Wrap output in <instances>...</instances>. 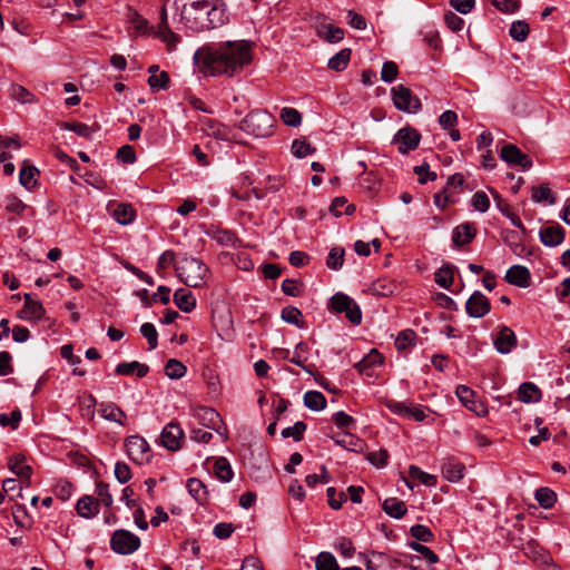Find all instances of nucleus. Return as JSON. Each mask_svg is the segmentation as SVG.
<instances>
[{
  "mask_svg": "<svg viewBox=\"0 0 570 570\" xmlns=\"http://www.w3.org/2000/svg\"><path fill=\"white\" fill-rule=\"evenodd\" d=\"M76 510L80 517L91 519L99 512V501L91 495H85L78 500Z\"/></svg>",
  "mask_w": 570,
  "mask_h": 570,
  "instance_id": "22",
  "label": "nucleus"
},
{
  "mask_svg": "<svg viewBox=\"0 0 570 570\" xmlns=\"http://www.w3.org/2000/svg\"><path fill=\"white\" fill-rule=\"evenodd\" d=\"M529 32V23H527L524 20L513 21L509 30L511 38L519 42L524 41L528 38Z\"/></svg>",
  "mask_w": 570,
  "mask_h": 570,
  "instance_id": "34",
  "label": "nucleus"
},
{
  "mask_svg": "<svg viewBox=\"0 0 570 570\" xmlns=\"http://www.w3.org/2000/svg\"><path fill=\"white\" fill-rule=\"evenodd\" d=\"M409 472L413 479L419 480L420 482H422L423 484H425L428 487H434L436 484L435 475H432V474H429V473L422 471L416 465H411L409 469Z\"/></svg>",
  "mask_w": 570,
  "mask_h": 570,
  "instance_id": "46",
  "label": "nucleus"
},
{
  "mask_svg": "<svg viewBox=\"0 0 570 570\" xmlns=\"http://www.w3.org/2000/svg\"><path fill=\"white\" fill-rule=\"evenodd\" d=\"M409 547L413 551L420 553L429 564H434L439 561V557L429 547L424 544L413 541L409 543Z\"/></svg>",
  "mask_w": 570,
  "mask_h": 570,
  "instance_id": "44",
  "label": "nucleus"
},
{
  "mask_svg": "<svg viewBox=\"0 0 570 570\" xmlns=\"http://www.w3.org/2000/svg\"><path fill=\"white\" fill-rule=\"evenodd\" d=\"M112 217L121 225H128L134 222L136 212L130 204H118L112 212Z\"/></svg>",
  "mask_w": 570,
  "mask_h": 570,
  "instance_id": "29",
  "label": "nucleus"
},
{
  "mask_svg": "<svg viewBox=\"0 0 570 570\" xmlns=\"http://www.w3.org/2000/svg\"><path fill=\"white\" fill-rule=\"evenodd\" d=\"M382 362H383L382 355L376 350H372L362 361H360L355 365V367L360 372H364L367 367L376 365V364H382Z\"/></svg>",
  "mask_w": 570,
  "mask_h": 570,
  "instance_id": "50",
  "label": "nucleus"
},
{
  "mask_svg": "<svg viewBox=\"0 0 570 570\" xmlns=\"http://www.w3.org/2000/svg\"><path fill=\"white\" fill-rule=\"evenodd\" d=\"M126 449L129 458L136 463H144L149 459V444L139 435H131L126 440Z\"/></svg>",
  "mask_w": 570,
  "mask_h": 570,
  "instance_id": "11",
  "label": "nucleus"
},
{
  "mask_svg": "<svg viewBox=\"0 0 570 570\" xmlns=\"http://www.w3.org/2000/svg\"><path fill=\"white\" fill-rule=\"evenodd\" d=\"M535 500L542 508L550 509L556 503L557 495L549 488H540L535 491Z\"/></svg>",
  "mask_w": 570,
  "mask_h": 570,
  "instance_id": "39",
  "label": "nucleus"
},
{
  "mask_svg": "<svg viewBox=\"0 0 570 570\" xmlns=\"http://www.w3.org/2000/svg\"><path fill=\"white\" fill-rule=\"evenodd\" d=\"M10 96L20 104H32L36 101V97L32 92L16 83L10 88Z\"/></svg>",
  "mask_w": 570,
  "mask_h": 570,
  "instance_id": "37",
  "label": "nucleus"
},
{
  "mask_svg": "<svg viewBox=\"0 0 570 570\" xmlns=\"http://www.w3.org/2000/svg\"><path fill=\"white\" fill-rule=\"evenodd\" d=\"M455 393L461 403L468 410L473 411L478 415H481L484 412L482 404L474 400V392L470 387L465 385H459Z\"/></svg>",
  "mask_w": 570,
  "mask_h": 570,
  "instance_id": "20",
  "label": "nucleus"
},
{
  "mask_svg": "<svg viewBox=\"0 0 570 570\" xmlns=\"http://www.w3.org/2000/svg\"><path fill=\"white\" fill-rule=\"evenodd\" d=\"M174 303L184 313H190L196 307V298L190 291L178 288L174 293Z\"/></svg>",
  "mask_w": 570,
  "mask_h": 570,
  "instance_id": "24",
  "label": "nucleus"
},
{
  "mask_svg": "<svg viewBox=\"0 0 570 570\" xmlns=\"http://www.w3.org/2000/svg\"><path fill=\"white\" fill-rule=\"evenodd\" d=\"M216 476L223 482H229L233 479V470L226 458H218L214 464Z\"/></svg>",
  "mask_w": 570,
  "mask_h": 570,
  "instance_id": "33",
  "label": "nucleus"
},
{
  "mask_svg": "<svg viewBox=\"0 0 570 570\" xmlns=\"http://www.w3.org/2000/svg\"><path fill=\"white\" fill-rule=\"evenodd\" d=\"M465 466L455 459H448L442 465V474L450 482H458L464 475Z\"/></svg>",
  "mask_w": 570,
  "mask_h": 570,
  "instance_id": "23",
  "label": "nucleus"
},
{
  "mask_svg": "<svg viewBox=\"0 0 570 570\" xmlns=\"http://www.w3.org/2000/svg\"><path fill=\"white\" fill-rule=\"evenodd\" d=\"M9 470L19 476L26 484L30 485V480L32 475V468L26 463L24 456L20 454H16L10 458L8 462Z\"/></svg>",
  "mask_w": 570,
  "mask_h": 570,
  "instance_id": "18",
  "label": "nucleus"
},
{
  "mask_svg": "<svg viewBox=\"0 0 570 570\" xmlns=\"http://www.w3.org/2000/svg\"><path fill=\"white\" fill-rule=\"evenodd\" d=\"M149 367L146 364H141L137 361L122 362L116 366V373L126 376L136 373L138 377H144L147 375Z\"/></svg>",
  "mask_w": 570,
  "mask_h": 570,
  "instance_id": "25",
  "label": "nucleus"
},
{
  "mask_svg": "<svg viewBox=\"0 0 570 570\" xmlns=\"http://www.w3.org/2000/svg\"><path fill=\"white\" fill-rule=\"evenodd\" d=\"M187 490L189 494L200 504H204L208 500V492L206 485L196 478H190L187 481Z\"/></svg>",
  "mask_w": 570,
  "mask_h": 570,
  "instance_id": "28",
  "label": "nucleus"
},
{
  "mask_svg": "<svg viewBox=\"0 0 570 570\" xmlns=\"http://www.w3.org/2000/svg\"><path fill=\"white\" fill-rule=\"evenodd\" d=\"M344 263V249L342 247H333L326 261V266L331 269L337 271Z\"/></svg>",
  "mask_w": 570,
  "mask_h": 570,
  "instance_id": "43",
  "label": "nucleus"
},
{
  "mask_svg": "<svg viewBox=\"0 0 570 570\" xmlns=\"http://www.w3.org/2000/svg\"><path fill=\"white\" fill-rule=\"evenodd\" d=\"M111 549L118 554H131L140 547V539L128 530H116L110 539Z\"/></svg>",
  "mask_w": 570,
  "mask_h": 570,
  "instance_id": "8",
  "label": "nucleus"
},
{
  "mask_svg": "<svg viewBox=\"0 0 570 570\" xmlns=\"http://www.w3.org/2000/svg\"><path fill=\"white\" fill-rule=\"evenodd\" d=\"M564 239V229L560 225L548 226L540 230V240L546 246H558Z\"/></svg>",
  "mask_w": 570,
  "mask_h": 570,
  "instance_id": "21",
  "label": "nucleus"
},
{
  "mask_svg": "<svg viewBox=\"0 0 570 570\" xmlns=\"http://www.w3.org/2000/svg\"><path fill=\"white\" fill-rule=\"evenodd\" d=\"M314 153L315 148L306 139H295L292 142V154L297 158H303Z\"/></svg>",
  "mask_w": 570,
  "mask_h": 570,
  "instance_id": "41",
  "label": "nucleus"
},
{
  "mask_svg": "<svg viewBox=\"0 0 570 570\" xmlns=\"http://www.w3.org/2000/svg\"><path fill=\"white\" fill-rule=\"evenodd\" d=\"M99 414L102 419L117 423L121 426L126 425L127 414L112 402H101L99 404Z\"/></svg>",
  "mask_w": 570,
  "mask_h": 570,
  "instance_id": "16",
  "label": "nucleus"
},
{
  "mask_svg": "<svg viewBox=\"0 0 570 570\" xmlns=\"http://www.w3.org/2000/svg\"><path fill=\"white\" fill-rule=\"evenodd\" d=\"M435 283L445 288L449 289L454 281V266L452 265H445L439 268L435 272Z\"/></svg>",
  "mask_w": 570,
  "mask_h": 570,
  "instance_id": "31",
  "label": "nucleus"
},
{
  "mask_svg": "<svg viewBox=\"0 0 570 570\" xmlns=\"http://www.w3.org/2000/svg\"><path fill=\"white\" fill-rule=\"evenodd\" d=\"M179 279L187 286L200 287L209 274L208 267L198 258L185 256L176 265Z\"/></svg>",
  "mask_w": 570,
  "mask_h": 570,
  "instance_id": "3",
  "label": "nucleus"
},
{
  "mask_svg": "<svg viewBox=\"0 0 570 570\" xmlns=\"http://www.w3.org/2000/svg\"><path fill=\"white\" fill-rule=\"evenodd\" d=\"M414 173L419 176V183L422 185L436 179V173L431 171L426 164L415 166Z\"/></svg>",
  "mask_w": 570,
  "mask_h": 570,
  "instance_id": "59",
  "label": "nucleus"
},
{
  "mask_svg": "<svg viewBox=\"0 0 570 570\" xmlns=\"http://www.w3.org/2000/svg\"><path fill=\"white\" fill-rule=\"evenodd\" d=\"M199 70L209 77H235L253 60V47L246 40L210 43L195 52Z\"/></svg>",
  "mask_w": 570,
  "mask_h": 570,
  "instance_id": "1",
  "label": "nucleus"
},
{
  "mask_svg": "<svg viewBox=\"0 0 570 570\" xmlns=\"http://www.w3.org/2000/svg\"><path fill=\"white\" fill-rule=\"evenodd\" d=\"M472 206L480 213H485L490 207V199L484 191H476L472 196Z\"/></svg>",
  "mask_w": 570,
  "mask_h": 570,
  "instance_id": "58",
  "label": "nucleus"
},
{
  "mask_svg": "<svg viewBox=\"0 0 570 570\" xmlns=\"http://www.w3.org/2000/svg\"><path fill=\"white\" fill-rule=\"evenodd\" d=\"M397 77V66L393 61H386L382 66L381 78L385 82H392Z\"/></svg>",
  "mask_w": 570,
  "mask_h": 570,
  "instance_id": "62",
  "label": "nucleus"
},
{
  "mask_svg": "<svg viewBox=\"0 0 570 570\" xmlns=\"http://www.w3.org/2000/svg\"><path fill=\"white\" fill-rule=\"evenodd\" d=\"M491 3L503 13H514L520 8V0H491Z\"/></svg>",
  "mask_w": 570,
  "mask_h": 570,
  "instance_id": "55",
  "label": "nucleus"
},
{
  "mask_svg": "<svg viewBox=\"0 0 570 570\" xmlns=\"http://www.w3.org/2000/svg\"><path fill=\"white\" fill-rule=\"evenodd\" d=\"M140 333L141 335L147 340L149 344V348L154 350L158 345V333L154 324L151 323H144L140 326Z\"/></svg>",
  "mask_w": 570,
  "mask_h": 570,
  "instance_id": "48",
  "label": "nucleus"
},
{
  "mask_svg": "<svg viewBox=\"0 0 570 570\" xmlns=\"http://www.w3.org/2000/svg\"><path fill=\"white\" fill-rule=\"evenodd\" d=\"M530 271L522 265H513L505 273V281L519 287H528L530 285Z\"/></svg>",
  "mask_w": 570,
  "mask_h": 570,
  "instance_id": "19",
  "label": "nucleus"
},
{
  "mask_svg": "<svg viewBox=\"0 0 570 570\" xmlns=\"http://www.w3.org/2000/svg\"><path fill=\"white\" fill-rule=\"evenodd\" d=\"M191 415L199 424L216 431L223 440L227 439V429L223 426L222 416L216 410L207 406H195L191 407Z\"/></svg>",
  "mask_w": 570,
  "mask_h": 570,
  "instance_id": "5",
  "label": "nucleus"
},
{
  "mask_svg": "<svg viewBox=\"0 0 570 570\" xmlns=\"http://www.w3.org/2000/svg\"><path fill=\"white\" fill-rule=\"evenodd\" d=\"M304 404L312 411H322L326 406V399L318 391H308L304 394Z\"/></svg>",
  "mask_w": 570,
  "mask_h": 570,
  "instance_id": "30",
  "label": "nucleus"
},
{
  "mask_svg": "<svg viewBox=\"0 0 570 570\" xmlns=\"http://www.w3.org/2000/svg\"><path fill=\"white\" fill-rule=\"evenodd\" d=\"M73 492V485L68 481H59L55 487V494L62 501L70 499Z\"/></svg>",
  "mask_w": 570,
  "mask_h": 570,
  "instance_id": "61",
  "label": "nucleus"
},
{
  "mask_svg": "<svg viewBox=\"0 0 570 570\" xmlns=\"http://www.w3.org/2000/svg\"><path fill=\"white\" fill-rule=\"evenodd\" d=\"M532 200L535 203H541L544 200H550V203H553V199L551 198V189L547 184H541L538 187L532 188Z\"/></svg>",
  "mask_w": 570,
  "mask_h": 570,
  "instance_id": "57",
  "label": "nucleus"
},
{
  "mask_svg": "<svg viewBox=\"0 0 570 570\" xmlns=\"http://www.w3.org/2000/svg\"><path fill=\"white\" fill-rule=\"evenodd\" d=\"M328 504L332 509L337 510L342 507L343 502L347 500L344 492H337L335 488L330 487L326 490Z\"/></svg>",
  "mask_w": 570,
  "mask_h": 570,
  "instance_id": "53",
  "label": "nucleus"
},
{
  "mask_svg": "<svg viewBox=\"0 0 570 570\" xmlns=\"http://www.w3.org/2000/svg\"><path fill=\"white\" fill-rule=\"evenodd\" d=\"M331 307L338 314L344 313L345 317L354 325H358L362 321L360 306L346 294L336 293L331 298Z\"/></svg>",
  "mask_w": 570,
  "mask_h": 570,
  "instance_id": "6",
  "label": "nucleus"
},
{
  "mask_svg": "<svg viewBox=\"0 0 570 570\" xmlns=\"http://www.w3.org/2000/svg\"><path fill=\"white\" fill-rule=\"evenodd\" d=\"M2 490L6 494L10 495L11 499L21 497V487L16 479H6L2 484Z\"/></svg>",
  "mask_w": 570,
  "mask_h": 570,
  "instance_id": "63",
  "label": "nucleus"
},
{
  "mask_svg": "<svg viewBox=\"0 0 570 570\" xmlns=\"http://www.w3.org/2000/svg\"><path fill=\"white\" fill-rule=\"evenodd\" d=\"M39 174L38 169L33 166H23L20 170V183L22 186H24L28 189H31L37 180L36 176Z\"/></svg>",
  "mask_w": 570,
  "mask_h": 570,
  "instance_id": "40",
  "label": "nucleus"
},
{
  "mask_svg": "<svg viewBox=\"0 0 570 570\" xmlns=\"http://www.w3.org/2000/svg\"><path fill=\"white\" fill-rule=\"evenodd\" d=\"M148 85L154 90L166 89L169 85V76L166 71L153 73L148 78Z\"/></svg>",
  "mask_w": 570,
  "mask_h": 570,
  "instance_id": "52",
  "label": "nucleus"
},
{
  "mask_svg": "<svg viewBox=\"0 0 570 570\" xmlns=\"http://www.w3.org/2000/svg\"><path fill=\"white\" fill-rule=\"evenodd\" d=\"M500 158L510 166H520L523 169L532 167V160L528 155L523 154L515 145L505 144L500 150Z\"/></svg>",
  "mask_w": 570,
  "mask_h": 570,
  "instance_id": "10",
  "label": "nucleus"
},
{
  "mask_svg": "<svg viewBox=\"0 0 570 570\" xmlns=\"http://www.w3.org/2000/svg\"><path fill=\"white\" fill-rule=\"evenodd\" d=\"M63 127L83 138H90L94 132L92 128L83 122H67Z\"/></svg>",
  "mask_w": 570,
  "mask_h": 570,
  "instance_id": "60",
  "label": "nucleus"
},
{
  "mask_svg": "<svg viewBox=\"0 0 570 570\" xmlns=\"http://www.w3.org/2000/svg\"><path fill=\"white\" fill-rule=\"evenodd\" d=\"M490 302L484 294L475 291L465 303V311L469 316L481 318L490 312Z\"/></svg>",
  "mask_w": 570,
  "mask_h": 570,
  "instance_id": "13",
  "label": "nucleus"
},
{
  "mask_svg": "<svg viewBox=\"0 0 570 570\" xmlns=\"http://www.w3.org/2000/svg\"><path fill=\"white\" fill-rule=\"evenodd\" d=\"M518 344L515 333L505 325L500 326L498 334L493 340V345L498 353L509 354Z\"/></svg>",
  "mask_w": 570,
  "mask_h": 570,
  "instance_id": "15",
  "label": "nucleus"
},
{
  "mask_svg": "<svg viewBox=\"0 0 570 570\" xmlns=\"http://www.w3.org/2000/svg\"><path fill=\"white\" fill-rule=\"evenodd\" d=\"M519 400L529 403L533 401H539L541 396L540 390L530 382L522 383L518 391Z\"/></svg>",
  "mask_w": 570,
  "mask_h": 570,
  "instance_id": "32",
  "label": "nucleus"
},
{
  "mask_svg": "<svg viewBox=\"0 0 570 570\" xmlns=\"http://www.w3.org/2000/svg\"><path fill=\"white\" fill-rule=\"evenodd\" d=\"M410 533L413 538L421 542H431L434 538L430 528L423 524H415L411 527Z\"/></svg>",
  "mask_w": 570,
  "mask_h": 570,
  "instance_id": "51",
  "label": "nucleus"
},
{
  "mask_svg": "<svg viewBox=\"0 0 570 570\" xmlns=\"http://www.w3.org/2000/svg\"><path fill=\"white\" fill-rule=\"evenodd\" d=\"M305 430H306V424L302 421H298L294 425L284 429L282 431V436L283 438H293L295 441H301Z\"/></svg>",
  "mask_w": 570,
  "mask_h": 570,
  "instance_id": "54",
  "label": "nucleus"
},
{
  "mask_svg": "<svg viewBox=\"0 0 570 570\" xmlns=\"http://www.w3.org/2000/svg\"><path fill=\"white\" fill-rule=\"evenodd\" d=\"M475 236V228L472 224H462L458 226L452 234V240L456 246L470 243Z\"/></svg>",
  "mask_w": 570,
  "mask_h": 570,
  "instance_id": "26",
  "label": "nucleus"
},
{
  "mask_svg": "<svg viewBox=\"0 0 570 570\" xmlns=\"http://www.w3.org/2000/svg\"><path fill=\"white\" fill-rule=\"evenodd\" d=\"M156 37L166 43L169 51H173L180 40L179 36L170 30L165 9L161 10V21L158 23Z\"/></svg>",
  "mask_w": 570,
  "mask_h": 570,
  "instance_id": "17",
  "label": "nucleus"
},
{
  "mask_svg": "<svg viewBox=\"0 0 570 570\" xmlns=\"http://www.w3.org/2000/svg\"><path fill=\"white\" fill-rule=\"evenodd\" d=\"M416 334L412 330L402 331L395 340V347L399 351H404L409 346L413 345Z\"/></svg>",
  "mask_w": 570,
  "mask_h": 570,
  "instance_id": "49",
  "label": "nucleus"
},
{
  "mask_svg": "<svg viewBox=\"0 0 570 570\" xmlns=\"http://www.w3.org/2000/svg\"><path fill=\"white\" fill-rule=\"evenodd\" d=\"M279 118L291 127H298L302 124V114L295 108L284 107L281 109Z\"/></svg>",
  "mask_w": 570,
  "mask_h": 570,
  "instance_id": "36",
  "label": "nucleus"
},
{
  "mask_svg": "<svg viewBox=\"0 0 570 570\" xmlns=\"http://www.w3.org/2000/svg\"><path fill=\"white\" fill-rule=\"evenodd\" d=\"M316 570H340L335 557L330 552H321L315 562Z\"/></svg>",
  "mask_w": 570,
  "mask_h": 570,
  "instance_id": "38",
  "label": "nucleus"
},
{
  "mask_svg": "<svg viewBox=\"0 0 570 570\" xmlns=\"http://www.w3.org/2000/svg\"><path fill=\"white\" fill-rule=\"evenodd\" d=\"M350 58L351 50L343 49L328 60V68L335 71H342L346 68Z\"/></svg>",
  "mask_w": 570,
  "mask_h": 570,
  "instance_id": "35",
  "label": "nucleus"
},
{
  "mask_svg": "<svg viewBox=\"0 0 570 570\" xmlns=\"http://www.w3.org/2000/svg\"><path fill=\"white\" fill-rule=\"evenodd\" d=\"M275 119L265 110H253L238 124V128L257 138L268 137L273 134Z\"/></svg>",
  "mask_w": 570,
  "mask_h": 570,
  "instance_id": "4",
  "label": "nucleus"
},
{
  "mask_svg": "<svg viewBox=\"0 0 570 570\" xmlns=\"http://www.w3.org/2000/svg\"><path fill=\"white\" fill-rule=\"evenodd\" d=\"M186 366L175 358L167 361L165 365V373L170 379H180L186 374Z\"/></svg>",
  "mask_w": 570,
  "mask_h": 570,
  "instance_id": "42",
  "label": "nucleus"
},
{
  "mask_svg": "<svg viewBox=\"0 0 570 570\" xmlns=\"http://www.w3.org/2000/svg\"><path fill=\"white\" fill-rule=\"evenodd\" d=\"M213 238L224 246H235L237 237L229 230L218 229L213 234Z\"/></svg>",
  "mask_w": 570,
  "mask_h": 570,
  "instance_id": "56",
  "label": "nucleus"
},
{
  "mask_svg": "<svg viewBox=\"0 0 570 570\" xmlns=\"http://www.w3.org/2000/svg\"><path fill=\"white\" fill-rule=\"evenodd\" d=\"M184 438V430L176 422H169L166 424L160 434L161 444L169 451L180 450Z\"/></svg>",
  "mask_w": 570,
  "mask_h": 570,
  "instance_id": "9",
  "label": "nucleus"
},
{
  "mask_svg": "<svg viewBox=\"0 0 570 570\" xmlns=\"http://www.w3.org/2000/svg\"><path fill=\"white\" fill-rule=\"evenodd\" d=\"M115 476L120 483H127L131 479V470L125 462H117L115 465Z\"/></svg>",
  "mask_w": 570,
  "mask_h": 570,
  "instance_id": "64",
  "label": "nucleus"
},
{
  "mask_svg": "<svg viewBox=\"0 0 570 570\" xmlns=\"http://www.w3.org/2000/svg\"><path fill=\"white\" fill-rule=\"evenodd\" d=\"M95 493L99 498V502H101L106 508H110L114 503L112 495L109 491V485L102 481L96 483Z\"/></svg>",
  "mask_w": 570,
  "mask_h": 570,
  "instance_id": "47",
  "label": "nucleus"
},
{
  "mask_svg": "<svg viewBox=\"0 0 570 570\" xmlns=\"http://www.w3.org/2000/svg\"><path fill=\"white\" fill-rule=\"evenodd\" d=\"M391 92L396 109L409 114H415L421 109L420 99L405 86L397 85L392 88Z\"/></svg>",
  "mask_w": 570,
  "mask_h": 570,
  "instance_id": "7",
  "label": "nucleus"
},
{
  "mask_svg": "<svg viewBox=\"0 0 570 570\" xmlns=\"http://www.w3.org/2000/svg\"><path fill=\"white\" fill-rule=\"evenodd\" d=\"M420 139L421 135L417 130L405 127L395 134L393 142L399 145V151L404 155L414 150L419 146Z\"/></svg>",
  "mask_w": 570,
  "mask_h": 570,
  "instance_id": "12",
  "label": "nucleus"
},
{
  "mask_svg": "<svg viewBox=\"0 0 570 570\" xmlns=\"http://www.w3.org/2000/svg\"><path fill=\"white\" fill-rule=\"evenodd\" d=\"M227 20L223 0H185L181 8V21L194 32L219 28Z\"/></svg>",
  "mask_w": 570,
  "mask_h": 570,
  "instance_id": "2",
  "label": "nucleus"
},
{
  "mask_svg": "<svg viewBox=\"0 0 570 570\" xmlns=\"http://www.w3.org/2000/svg\"><path fill=\"white\" fill-rule=\"evenodd\" d=\"M23 307L18 312V317L22 321L37 322L40 321L46 309L41 302L32 299L30 294L23 295Z\"/></svg>",
  "mask_w": 570,
  "mask_h": 570,
  "instance_id": "14",
  "label": "nucleus"
},
{
  "mask_svg": "<svg viewBox=\"0 0 570 570\" xmlns=\"http://www.w3.org/2000/svg\"><path fill=\"white\" fill-rule=\"evenodd\" d=\"M382 509L387 515L394 519L403 518L407 511L405 503L397 498L385 499Z\"/></svg>",
  "mask_w": 570,
  "mask_h": 570,
  "instance_id": "27",
  "label": "nucleus"
},
{
  "mask_svg": "<svg viewBox=\"0 0 570 570\" xmlns=\"http://www.w3.org/2000/svg\"><path fill=\"white\" fill-rule=\"evenodd\" d=\"M21 421V412L19 409L13 410L10 414H0V425L2 428H10L17 430Z\"/></svg>",
  "mask_w": 570,
  "mask_h": 570,
  "instance_id": "45",
  "label": "nucleus"
}]
</instances>
